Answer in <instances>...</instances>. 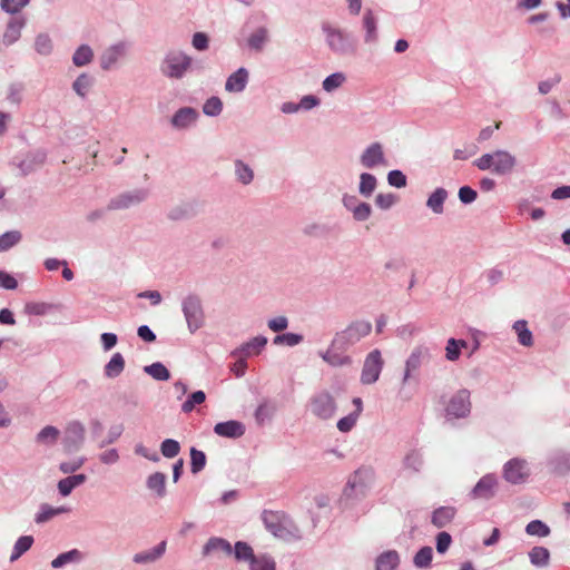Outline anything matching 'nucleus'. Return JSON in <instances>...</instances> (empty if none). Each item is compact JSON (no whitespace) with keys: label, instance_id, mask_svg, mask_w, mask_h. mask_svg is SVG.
I'll list each match as a JSON object with an SVG mask.
<instances>
[{"label":"nucleus","instance_id":"nucleus-1","mask_svg":"<svg viewBox=\"0 0 570 570\" xmlns=\"http://www.w3.org/2000/svg\"><path fill=\"white\" fill-rule=\"evenodd\" d=\"M517 165V158L508 150L497 149L493 153L483 154L473 161L480 170H491L498 176H508L513 171Z\"/></svg>","mask_w":570,"mask_h":570},{"label":"nucleus","instance_id":"nucleus-2","mask_svg":"<svg viewBox=\"0 0 570 570\" xmlns=\"http://www.w3.org/2000/svg\"><path fill=\"white\" fill-rule=\"evenodd\" d=\"M322 31L326 36L328 48L335 55L354 56L356 53L358 40L352 32L334 28L328 22L322 23Z\"/></svg>","mask_w":570,"mask_h":570},{"label":"nucleus","instance_id":"nucleus-3","mask_svg":"<svg viewBox=\"0 0 570 570\" xmlns=\"http://www.w3.org/2000/svg\"><path fill=\"white\" fill-rule=\"evenodd\" d=\"M191 67L193 59L184 51L169 52L161 62L160 71L167 78L181 79Z\"/></svg>","mask_w":570,"mask_h":570},{"label":"nucleus","instance_id":"nucleus-4","mask_svg":"<svg viewBox=\"0 0 570 570\" xmlns=\"http://www.w3.org/2000/svg\"><path fill=\"white\" fill-rule=\"evenodd\" d=\"M148 195L149 191L146 188H136L134 190L121 193L109 200L107 209H127L132 206H137L145 202Z\"/></svg>","mask_w":570,"mask_h":570},{"label":"nucleus","instance_id":"nucleus-5","mask_svg":"<svg viewBox=\"0 0 570 570\" xmlns=\"http://www.w3.org/2000/svg\"><path fill=\"white\" fill-rule=\"evenodd\" d=\"M340 225L331 222L311 223L304 226L303 233L316 239L336 238L340 234Z\"/></svg>","mask_w":570,"mask_h":570},{"label":"nucleus","instance_id":"nucleus-6","mask_svg":"<svg viewBox=\"0 0 570 570\" xmlns=\"http://www.w3.org/2000/svg\"><path fill=\"white\" fill-rule=\"evenodd\" d=\"M361 164L365 168H376L379 166H386V158L383 150V145L379 141L368 145L360 157Z\"/></svg>","mask_w":570,"mask_h":570},{"label":"nucleus","instance_id":"nucleus-7","mask_svg":"<svg viewBox=\"0 0 570 570\" xmlns=\"http://www.w3.org/2000/svg\"><path fill=\"white\" fill-rule=\"evenodd\" d=\"M199 118V111L194 107H180L170 117V125L174 129L184 130L194 126Z\"/></svg>","mask_w":570,"mask_h":570},{"label":"nucleus","instance_id":"nucleus-8","mask_svg":"<svg viewBox=\"0 0 570 570\" xmlns=\"http://www.w3.org/2000/svg\"><path fill=\"white\" fill-rule=\"evenodd\" d=\"M382 365L380 351H373L365 361L362 381L367 384L375 382L380 376Z\"/></svg>","mask_w":570,"mask_h":570},{"label":"nucleus","instance_id":"nucleus-9","mask_svg":"<svg viewBox=\"0 0 570 570\" xmlns=\"http://www.w3.org/2000/svg\"><path fill=\"white\" fill-rule=\"evenodd\" d=\"M249 72L245 67H239L232 72L225 82V90L227 92H243L248 83Z\"/></svg>","mask_w":570,"mask_h":570},{"label":"nucleus","instance_id":"nucleus-10","mask_svg":"<svg viewBox=\"0 0 570 570\" xmlns=\"http://www.w3.org/2000/svg\"><path fill=\"white\" fill-rule=\"evenodd\" d=\"M27 19L23 16L12 17L7 23L2 41L6 46H11L19 40L21 30L24 28Z\"/></svg>","mask_w":570,"mask_h":570},{"label":"nucleus","instance_id":"nucleus-11","mask_svg":"<svg viewBox=\"0 0 570 570\" xmlns=\"http://www.w3.org/2000/svg\"><path fill=\"white\" fill-rule=\"evenodd\" d=\"M470 395L468 392L463 391L455 395L446 407L448 415L454 417H461L469 413L470 411Z\"/></svg>","mask_w":570,"mask_h":570},{"label":"nucleus","instance_id":"nucleus-12","mask_svg":"<svg viewBox=\"0 0 570 570\" xmlns=\"http://www.w3.org/2000/svg\"><path fill=\"white\" fill-rule=\"evenodd\" d=\"M125 53V45L122 42L115 43L105 50L100 58L99 63L102 70H109Z\"/></svg>","mask_w":570,"mask_h":570},{"label":"nucleus","instance_id":"nucleus-13","mask_svg":"<svg viewBox=\"0 0 570 570\" xmlns=\"http://www.w3.org/2000/svg\"><path fill=\"white\" fill-rule=\"evenodd\" d=\"M449 196L448 190L444 187L435 188L426 199V207L436 215H441L444 212V203Z\"/></svg>","mask_w":570,"mask_h":570},{"label":"nucleus","instance_id":"nucleus-14","mask_svg":"<svg viewBox=\"0 0 570 570\" xmlns=\"http://www.w3.org/2000/svg\"><path fill=\"white\" fill-rule=\"evenodd\" d=\"M363 28L365 30L364 41L373 43L377 41V18L372 9H366L363 14Z\"/></svg>","mask_w":570,"mask_h":570},{"label":"nucleus","instance_id":"nucleus-15","mask_svg":"<svg viewBox=\"0 0 570 570\" xmlns=\"http://www.w3.org/2000/svg\"><path fill=\"white\" fill-rule=\"evenodd\" d=\"M214 431L219 436L239 438L244 434L245 429L238 421H227L216 424Z\"/></svg>","mask_w":570,"mask_h":570},{"label":"nucleus","instance_id":"nucleus-16","mask_svg":"<svg viewBox=\"0 0 570 570\" xmlns=\"http://www.w3.org/2000/svg\"><path fill=\"white\" fill-rule=\"evenodd\" d=\"M527 476V472L524 471V464L519 460H511L505 465L504 478L507 481L511 483H520Z\"/></svg>","mask_w":570,"mask_h":570},{"label":"nucleus","instance_id":"nucleus-17","mask_svg":"<svg viewBox=\"0 0 570 570\" xmlns=\"http://www.w3.org/2000/svg\"><path fill=\"white\" fill-rule=\"evenodd\" d=\"M377 178L372 173L364 171L360 175L358 194L365 198H370L377 188Z\"/></svg>","mask_w":570,"mask_h":570},{"label":"nucleus","instance_id":"nucleus-18","mask_svg":"<svg viewBox=\"0 0 570 570\" xmlns=\"http://www.w3.org/2000/svg\"><path fill=\"white\" fill-rule=\"evenodd\" d=\"M268 40V31L265 27L257 28L248 38L247 46L250 50L261 52Z\"/></svg>","mask_w":570,"mask_h":570},{"label":"nucleus","instance_id":"nucleus-19","mask_svg":"<svg viewBox=\"0 0 570 570\" xmlns=\"http://www.w3.org/2000/svg\"><path fill=\"white\" fill-rule=\"evenodd\" d=\"M94 60V50L87 43L80 45L72 55V63L76 67H85Z\"/></svg>","mask_w":570,"mask_h":570},{"label":"nucleus","instance_id":"nucleus-20","mask_svg":"<svg viewBox=\"0 0 570 570\" xmlns=\"http://www.w3.org/2000/svg\"><path fill=\"white\" fill-rule=\"evenodd\" d=\"M185 315L190 328H198L202 323V311L196 302L188 301L184 306Z\"/></svg>","mask_w":570,"mask_h":570},{"label":"nucleus","instance_id":"nucleus-21","mask_svg":"<svg viewBox=\"0 0 570 570\" xmlns=\"http://www.w3.org/2000/svg\"><path fill=\"white\" fill-rule=\"evenodd\" d=\"M234 166L237 181L243 185H249L254 180V170L248 164L242 159H236Z\"/></svg>","mask_w":570,"mask_h":570},{"label":"nucleus","instance_id":"nucleus-22","mask_svg":"<svg viewBox=\"0 0 570 570\" xmlns=\"http://www.w3.org/2000/svg\"><path fill=\"white\" fill-rule=\"evenodd\" d=\"M195 216V206L189 203L178 205L168 213V218L171 220H187L194 218Z\"/></svg>","mask_w":570,"mask_h":570},{"label":"nucleus","instance_id":"nucleus-23","mask_svg":"<svg viewBox=\"0 0 570 570\" xmlns=\"http://www.w3.org/2000/svg\"><path fill=\"white\" fill-rule=\"evenodd\" d=\"M95 79L87 72L80 73L76 80L72 82L73 91L81 98L87 96V92L90 87H92Z\"/></svg>","mask_w":570,"mask_h":570},{"label":"nucleus","instance_id":"nucleus-24","mask_svg":"<svg viewBox=\"0 0 570 570\" xmlns=\"http://www.w3.org/2000/svg\"><path fill=\"white\" fill-rule=\"evenodd\" d=\"M455 515L454 508L441 507L433 512L432 522L435 527L442 528L453 520Z\"/></svg>","mask_w":570,"mask_h":570},{"label":"nucleus","instance_id":"nucleus-25","mask_svg":"<svg viewBox=\"0 0 570 570\" xmlns=\"http://www.w3.org/2000/svg\"><path fill=\"white\" fill-rule=\"evenodd\" d=\"M497 481L493 476L487 475L482 478L473 490V494L478 498H487L493 493Z\"/></svg>","mask_w":570,"mask_h":570},{"label":"nucleus","instance_id":"nucleus-26","mask_svg":"<svg viewBox=\"0 0 570 570\" xmlns=\"http://www.w3.org/2000/svg\"><path fill=\"white\" fill-rule=\"evenodd\" d=\"M345 80H346L345 73L342 71H336V72H333V73L328 75L327 77H325V79L322 82V88L326 92H333L337 88H340L344 83Z\"/></svg>","mask_w":570,"mask_h":570},{"label":"nucleus","instance_id":"nucleus-27","mask_svg":"<svg viewBox=\"0 0 570 570\" xmlns=\"http://www.w3.org/2000/svg\"><path fill=\"white\" fill-rule=\"evenodd\" d=\"M86 480L85 474H77L72 476H68L58 483V489L61 495L67 497L71 493L72 489Z\"/></svg>","mask_w":570,"mask_h":570},{"label":"nucleus","instance_id":"nucleus-28","mask_svg":"<svg viewBox=\"0 0 570 570\" xmlns=\"http://www.w3.org/2000/svg\"><path fill=\"white\" fill-rule=\"evenodd\" d=\"M223 101L218 96H212L203 105V112L208 117H217L223 111Z\"/></svg>","mask_w":570,"mask_h":570},{"label":"nucleus","instance_id":"nucleus-29","mask_svg":"<svg viewBox=\"0 0 570 570\" xmlns=\"http://www.w3.org/2000/svg\"><path fill=\"white\" fill-rule=\"evenodd\" d=\"M53 45L48 33H39L35 39V50L41 56H49L52 52Z\"/></svg>","mask_w":570,"mask_h":570},{"label":"nucleus","instance_id":"nucleus-30","mask_svg":"<svg viewBox=\"0 0 570 570\" xmlns=\"http://www.w3.org/2000/svg\"><path fill=\"white\" fill-rule=\"evenodd\" d=\"M30 1L31 0H0V8L3 12L14 17L27 7Z\"/></svg>","mask_w":570,"mask_h":570},{"label":"nucleus","instance_id":"nucleus-31","mask_svg":"<svg viewBox=\"0 0 570 570\" xmlns=\"http://www.w3.org/2000/svg\"><path fill=\"white\" fill-rule=\"evenodd\" d=\"M316 410L317 413L322 416H328L334 412L335 403L333 397L330 394H324L320 396L316 401Z\"/></svg>","mask_w":570,"mask_h":570},{"label":"nucleus","instance_id":"nucleus-32","mask_svg":"<svg viewBox=\"0 0 570 570\" xmlns=\"http://www.w3.org/2000/svg\"><path fill=\"white\" fill-rule=\"evenodd\" d=\"M399 563V556L396 552H386L377 559V570H395Z\"/></svg>","mask_w":570,"mask_h":570},{"label":"nucleus","instance_id":"nucleus-33","mask_svg":"<svg viewBox=\"0 0 570 570\" xmlns=\"http://www.w3.org/2000/svg\"><path fill=\"white\" fill-rule=\"evenodd\" d=\"M373 213L371 204L366 202L357 203L356 207L352 208V216L355 222H365L367 220Z\"/></svg>","mask_w":570,"mask_h":570},{"label":"nucleus","instance_id":"nucleus-34","mask_svg":"<svg viewBox=\"0 0 570 570\" xmlns=\"http://www.w3.org/2000/svg\"><path fill=\"white\" fill-rule=\"evenodd\" d=\"M22 238L19 230H8L0 235V249H10L16 246Z\"/></svg>","mask_w":570,"mask_h":570},{"label":"nucleus","instance_id":"nucleus-35","mask_svg":"<svg viewBox=\"0 0 570 570\" xmlns=\"http://www.w3.org/2000/svg\"><path fill=\"white\" fill-rule=\"evenodd\" d=\"M399 202V196L393 193H380L375 196V205L382 210H389Z\"/></svg>","mask_w":570,"mask_h":570},{"label":"nucleus","instance_id":"nucleus-36","mask_svg":"<svg viewBox=\"0 0 570 570\" xmlns=\"http://www.w3.org/2000/svg\"><path fill=\"white\" fill-rule=\"evenodd\" d=\"M387 184L394 188H404L407 185L406 175L400 169H392L386 176Z\"/></svg>","mask_w":570,"mask_h":570},{"label":"nucleus","instance_id":"nucleus-37","mask_svg":"<svg viewBox=\"0 0 570 570\" xmlns=\"http://www.w3.org/2000/svg\"><path fill=\"white\" fill-rule=\"evenodd\" d=\"M466 347V342L465 341H462V340H454V338H450L448 341V345H446V348H445V352H446V358L449 361H455L459 358L460 356V351L461 348H465Z\"/></svg>","mask_w":570,"mask_h":570},{"label":"nucleus","instance_id":"nucleus-38","mask_svg":"<svg viewBox=\"0 0 570 570\" xmlns=\"http://www.w3.org/2000/svg\"><path fill=\"white\" fill-rule=\"evenodd\" d=\"M124 357L117 353L115 354L106 366V374L110 377L117 376L124 370Z\"/></svg>","mask_w":570,"mask_h":570},{"label":"nucleus","instance_id":"nucleus-39","mask_svg":"<svg viewBox=\"0 0 570 570\" xmlns=\"http://www.w3.org/2000/svg\"><path fill=\"white\" fill-rule=\"evenodd\" d=\"M530 560L534 566H544L549 561L550 553L543 547H535L529 553Z\"/></svg>","mask_w":570,"mask_h":570},{"label":"nucleus","instance_id":"nucleus-40","mask_svg":"<svg viewBox=\"0 0 570 570\" xmlns=\"http://www.w3.org/2000/svg\"><path fill=\"white\" fill-rule=\"evenodd\" d=\"M513 327L518 333L519 342L522 345L530 346L532 344V334L528 330L527 323L524 321H518Z\"/></svg>","mask_w":570,"mask_h":570},{"label":"nucleus","instance_id":"nucleus-41","mask_svg":"<svg viewBox=\"0 0 570 570\" xmlns=\"http://www.w3.org/2000/svg\"><path fill=\"white\" fill-rule=\"evenodd\" d=\"M210 38L204 31H196L191 37V46L197 51H206L209 48Z\"/></svg>","mask_w":570,"mask_h":570},{"label":"nucleus","instance_id":"nucleus-42","mask_svg":"<svg viewBox=\"0 0 570 570\" xmlns=\"http://www.w3.org/2000/svg\"><path fill=\"white\" fill-rule=\"evenodd\" d=\"M458 197L463 205H470L478 198V191L469 185L459 188Z\"/></svg>","mask_w":570,"mask_h":570},{"label":"nucleus","instance_id":"nucleus-43","mask_svg":"<svg viewBox=\"0 0 570 570\" xmlns=\"http://www.w3.org/2000/svg\"><path fill=\"white\" fill-rule=\"evenodd\" d=\"M145 371L154 379L159 381H166L169 379V372L161 363H154L149 366H146Z\"/></svg>","mask_w":570,"mask_h":570},{"label":"nucleus","instance_id":"nucleus-44","mask_svg":"<svg viewBox=\"0 0 570 570\" xmlns=\"http://www.w3.org/2000/svg\"><path fill=\"white\" fill-rule=\"evenodd\" d=\"M24 89V85L22 82H12L8 88L7 100L11 104L19 105L22 100L21 92Z\"/></svg>","mask_w":570,"mask_h":570},{"label":"nucleus","instance_id":"nucleus-45","mask_svg":"<svg viewBox=\"0 0 570 570\" xmlns=\"http://www.w3.org/2000/svg\"><path fill=\"white\" fill-rule=\"evenodd\" d=\"M525 530L528 534L537 537H547L550 532L549 528L540 520L531 521Z\"/></svg>","mask_w":570,"mask_h":570},{"label":"nucleus","instance_id":"nucleus-46","mask_svg":"<svg viewBox=\"0 0 570 570\" xmlns=\"http://www.w3.org/2000/svg\"><path fill=\"white\" fill-rule=\"evenodd\" d=\"M206 400V395L203 391L194 392L187 401L183 404V411L189 413L193 411L194 406L197 404H202Z\"/></svg>","mask_w":570,"mask_h":570},{"label":"nucleus","instance_id":"nucleus-47","mask_svg":"<svg viewBox=\"0 0 570 570\" xmlns=\"http://www.w3.org/2000/svg\"><path fill=\"white\" fill-rule=\"evenodd\" d=\"M235 556L239 560H249L250 564L253 563V559H256L252 548L245 542H237L235 544Z\"/></svg>","mask_w":570,"mask_h":570},{"label":"nucleus","instance_id":"nucleus-48","mask_svg":"<svg viewBox=\"0 0 570 570\" xmlns=\"http://www.w3.org/2000/svg\"><path fill=\"white\" fill-rule=\"evenodd\" d=\"M215 549H222L228 553L232 552V547L227 541H225L224 539L214 538V539H210L204 547V553L208 554L210 551H213Z\"/></svg>","mask_w":570,"mask_h":570},{"label":"nucleus","instance_id":"nucleus-49","mask_svg":"<svg viewBox=\"0 0 570 570\" xmlns=\"http://www.w3.org/2000/svg\"><path fill=\"white\" fill-rule=\"evenodd\" d=\"M33 542L32 537L26 535L21 537L16 546H14V553L11 556V560L18 559L23 552L30 549L31 544Z\"/></svg>","mask_w":570,"mask_h":570},{"label":"nucleus","instance_id":"nucleus-50","mask_svg":"<svg viewBox=\"0 0 570 570\" xmlns=\"http://www.w3.org/2000/svg\"><path fill=\"white\" fill-rule=\"evenodd\" d=\"M67 441L69 443H77L78 441H80L83 436V428L81 424L79 423H72L68 426L67 429Z\"/></svg>","mask_w":570,"mask_h":570},{"label":"nucleus","instance_id":"nucleus-51","mask_svg":"<svg viewBox=\"0 0 570 570\" xmlns=\"http://www.w3.org/2000/svg\"><path fill=\"white\" fill-rule=\"evenodd\" d=\"M180 450L179 443L175 440L167 439L161 443V453L166 458H174Z\"/></svg>","mask_w":570,"mask_h":570},{"label":"nucleus","instance_id":"nucleus-52","mask_svg":"<svg viewBox=\"0 0 570 570\" xmlns=\"http://www.w3.org/2000/svg\"><path fill=\"white\" fill-rule=\"evenodd\" d=\"M79 558H80V552L78 550H71V551H68L66 553H62V554L58 556L52 561L51 564H52L53 568H60L65 563L70 562V561H75V560H77Z\"/></svg>","mask_w":570,"mask_h":570},{"label":"nucleus","instance_id":"nucleus-53","mask_svg":"<svg viewBox=\"0 0 570 570\" xmlns=\"http://www.w3.org/2000/svg\"><path fill=\"white\" fill-rule=\"evenodd\" d=\"M431 560H432V549L429 547H424L421 550H419V552L416 553V556L414 558V563L417 567L422 568V567L429 566Z\"/></svg>","mask_w":570,"mask_h":570},{"label":"nucleus","instance_id":"nucleus-54","mask_svg":"<svg viewBox=\"0 0 570 570\" xmlns=\"http://www.w3.org/2000/svg\"><path fill=\"white\" fill-rule=\"evenodd\" d=\"M148 487L157 491L158 494H163L165 491V475L158 472L154 473L148 479Z\"/></svg>","mask_w":570,"mask_h":570},{"label":"nucleus","instance_id":"nucleus-55","mask_svg":"<svg viewBox=\"0 0 570 570\" xmlns=\"http://www.w3.org/2000/svg\"><path fill=\"white\" fill-rule=\"evenodd\" d=\"M190 458H191V471L194 473H197L205 465V461H206L205 454L202 451L191 449Z\"/></svg>","mask_w":570,"mask_h":570},{"label":"nucleus","instance_id":"nucleus-56","mask_svg":"<svg viewBox=\"0 0 570 570\" xmlns=\"http://www.w3.org/2000/svg\"><path fill=\"white\" fill-rule=\"evenodd\" d=\"M321 105V99L315 95H305L299 100V108L302 110H312Z\"/></svg>","mask_w":570,"mask_h":570},{"label":"nucleus","instance_id":"nucleus-57","mask_svg":"<svg viewBox=\"0 0 570 570\" xmlns=\"http://www.w3.org/2000/svg\"><path fill=\"white\" fill-rule=\"evenodd\" d=\"M302 341V336L294 333H286L275 337V344H286L289 346H294Z\"/></svg>","mask_w":570,"mask_h":570},{"label":"nucleus","instance_id":"nucleus-58","mask_svg":"<svg viewBox=\"0 0 570 570\" xmlns=\"http://www.w3.org/2000/svg\"><path fill=\"white\" fill-rule=\"evenodd\" d=\"M560 81H561V76L559 73H557L551 79L540 81L538 85V90L541 95H547L551 91L553 86L558 85Z\"/></svg>","mask_w":570,"mask_h":570},{"label":"nucleus","instance_id":"nucleus-59","mask_svg":"<svg viewBox=\"0 0 570 570\" xmlns=\"http://www.w3.org/2000/svg\"><path fill=\"white\" fill-rule=\"evenodd\" d=\"M67 512V509L66 508H58V509H52V508H49V507H45L42 509V511L38 514L37 517V522H43L48 519H50L51 517L56 515V514H60V513H65Z\"/></svg>","mask_w":570,"mask_h":570},{"label":"nucleus","instance_id":"nucleus-60","mask_svg":"<svg viewBox=\"0 0 570 570\" xmlns=\"http://www.w3.org/2000/svg\"><path fill=\"white\" fill-rule=\"evenodd\" d=\"M59 436V431L53 426H46L41 430V432L38 435V439L41 442H48V441H56Z\"/></svg>","mask_w":570,"mask_h":570},{"label":"nucleus","instance_id":"nucleus-61","mask_svg":"<svg viewBox=\"0 0 570 570\" xmlns=\"http://www.w3.org/2000/svg\"><path fill=\"white\" fill-rule=\"evenodd\" d=\"M451 535L448 532H440L436 537V550L443 553L451 544Z\"/></svg>","mask_w":570,"mask_h":570},{"label":"nucleus","instance_id":"nucleus-62","mask_svg":"<svg viewBox=\"0 0 570 570\" xmlns=\"http://www.w3.org/2000/svg\"><path fill=\"white\" fill-rule=\"evenodd\" d=\"M252 570H275V563L266 558L253 559Z\"/></svg>","mask_w":570,"mask_h":570},{"label":"nucleus","instance_id":"nucleus-63","mask_svg":"<svg viewBox=\"0 0 570 570\" xmlns=\"http://www.w3.org/2000/svg\"><path fill=\"white\" fill-rule=\"evenodd\" d=\"M356 419H357V414H351L348 416L341 419L337 422L338 430L342 432H348L355 424Z\"/></svg>","mask_w":570,"mask_h":570},{"label":"nucleus","instance_id":"nucleus-64","mask_svg":"<svg viewBox=\"0 0 570 570\" xmlns=\"http://www.w3.org/2000/svg\"><path fill=\"white\" fill-rule=\"evenodd\" d=\"M551 198L556 200H562L570 198V185H561L553 189Z\"/></svg>","mask_w":570,"mask_h":570}]
</instances>
